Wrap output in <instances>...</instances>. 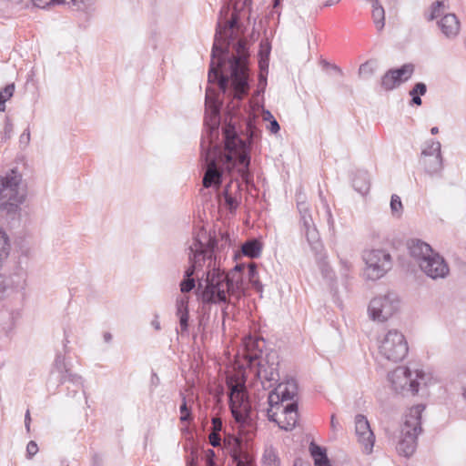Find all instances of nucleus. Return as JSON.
I'll return each mask as SVG.
<instances>
[{"label":"nucleus","mask_w":466,"mask_h":466,"mask_svg":"<svg viewBox=\"0 0 466 466\" xmlns=\"http://www.w3.org/2000/svg\"><path fill=\"white\" fill-rule=\"evenodd\" d=\"M463 397L466 400V387L463 389Z\"/></svg>","instance_id":"0e129e2a"},{"label":"nucleus","mask_w":466,"mask_h":466,"mask_svg":"<svg viewBox=\"0 0 466 466\" xmlns=\"http://www.w3.org/2000/svg\"><path fill=\"white\" fill-rule=\"evenodd\" d=\"M258 354L257 353H254V354H251V353H248L247 358L249 360V362L252 364L254 360H256L258 359Z\"/></svg>","instance_id":"5fc2aeb1"},{"label":"nucleus","mask_w":466,"mask_h":466,"mask_svg":"<svg viewBox=\"0 0 466 466\" xmlns=\"http://www.w3.org/2000/svg\"><path fill=\"white\" fill-rule=\"evenodd\" d=\"M230 1L232 2L233 0H230Z\"/></svg>","instance_id":"69168bd1"},{"label":"nucleus","mask_w":466,"mask_h":466,"mask_svg":"<svg viewBox=\"0 0 466 466\" xmlns=\"http://www.w3.org/2000/svg\"><path fill=\"white\" fill-rule=\"evenodd\" d=\"M248 276L251 285L258 290H262V284L258 280L257 267L254 263H250L248 267Z\"/></svg>","instance_id":"f704fd0d"},{"label":"nucleus","mask_w":466,"mask_h":466,"mask_svg":"<svg viewBox=\"0 0 466 466\" xmlns=\"http://www.w3.org/2000/svg\"><path fill=\"white\" fill-rule=\"evenodd\" d=\"M407 248L410 256L415 260L419 267L424 259H427L428 257L435 252L431 245L419 238L410 239L407 242Z\"/></svg>","instance_id":"6ab92c4d"},{"label":"nucleus","mask_w":466,"mask_h":466,"mask_svg":"<svg viewBox=\"0 0 466 466\" xmlns=\"http://www.w3.org/2000/svg\"><path fill=\"white\" fill-rule=\"evenodd\" d=\"M30 421H31L30 412H29V410H27L25 415V429L27 431H29V430H30Z\"/></svg>","instance_id":"8fccbe9b"},{"label":"nucleus","mask_w":466,"mask_h":466,"mask_svg":"<svg viewBox=\"0 0 466 466\" xmlns=\"http://www.w3.org/2000/svg\"><path fill=\"white\" fill-rule=\"evenodd\" d=\"M217 256L206 265V271L198 279V288L202 289L201 299L204 303H227L232 296L224 271L217 268Z\"/></svg>","instance_id":"7ed1b4c3"},{"label":"nucleus","mask_w":466,"mask_h":466,"mask_svg":"<svg viewBox=\"0 0 466 466\" xmlns=\"http://www.w3.org/2000/svg\"><path fill=\"white\" fill-rule=\"evenodd\" d=\"M37 451V444L34 441H29L26 446V453L28 458H32Z\"/></svg>","instance_id":"37998d69"},{"label":"nucleus","mask_w":466,"mask_h":466,"mask_svg":"<svg viewBox=\"0 0 466 466\" xmlns=\"http://www.w3.org/2000/svg\"><path fill=\"white\" fill-rule=\"evenodd\" d=\"M437 26L443 37L449 41L455 40L461 33V21L453 13H447L437 21Z\"/></svg>","instance_id":"a211bd4d"},{"label":"nucleus","mask_w":466,"mask_h":466,"mask_svg":"<svg viewBox=\"0 0 466 466\" xmlns=\"http://www.w3.org/2000/svg\"><path fill=\"white\" fill-rule=\"evenodd\" d=\"M9 287L10 283L8 278L0 273V300L4 299Z\"/></svg>","instance_id":"a19ab883"},{"label":"nucleus","mask_w":466,"mask_h":466,"mask_svg":"<svg viewBox=\"0 0 466 466\" xmlns=\"http://www.w3.org/2000/svg\"><path fill=\"white\" fill-rule=\"evenodd\" d=\"M251 0H243L242 5H247L250 3Z\"/></svg>","instance_id":"680f3d73"},{"label":"nucleus","mask_w":466,"mask_h":466,"mask_svg":"<svg viewBox=\"0 0 466 466\" xmlns=\"http://www.w3.org/2000/svg\"><path fill=\"white\" fill-rule=\"evenodd\" d=\"M226 276L232 296H240L244 291L243 274L241 272L229 271L226 273Z\"/></svg>","instance_id":"393cba45"},{"label":"nucleus","mask_w":466,"mask_h":466,"mask_svg":"<svg viewBox=\"0 0 466 466\" xmlns=\"http://www.w3.org/2000/svg\"><path fill=\"white\" fill-rule=\"evenodd\" d=\"M30 142V131L26 128L19 137V143L22 147H25L29 145Z\"/></svg>","instance_id":"79ce46f5"},{"label":"nucleus","mask_w":466,"mask_h":466,"mask_svg":"<svg viewBox=\"0 0 466 466\" xmlns=\"http://www.w3.org/2000/svg\"><path fill=\"white\" fill-rule=\"evenodd\" d=\"M244 268H245L244 265L238 264L230 271H237V272H241L242 273Z\"/></svg>","instance_id":"864d4df0"},{"label":"nucleus","mask_w":466,"mask_h":466,"mask_svg":"<svg viewBox=\"0 0 466 466\" xmlns=\"http://www.w3.org/2000/svg\"><path fill=\"white\" fill-rule=\"evenodd\" d=\"M218 242L215 238L208 235L206 231L198 234L189 247L188 259L190 265L185 270L184 277L193 278L195 273L202 268L206 263L216 257Z\"/></svg>","instance_id":"0eeeda50"},{"label":"nucleus","mask_w":466,"mask_h":466,"mask_svg":"<svg viewBox=\"0 0 466 466\" xmlns=\"http://www.w3.org/2000/svg\"><path fill=\"white\" fill-rule=\"evenodd\" d=\"M282 414L284 415V420H279L277 414L276 420L273 421L278 423L281 429L291 431L298 421V404L295 401L287 404L282 410Z\"/></svg>","instance_id":"412c9836"},{"label":"nucleus","mask_w":466,"mask_h":466,"mask_svg":"<svg viewBox=\"0 0 466 466\" xmlns=\"http://www.w3.org/2000/svg\"><path fill=\"white\" fill-rule=\"evenodd\" d=\"M260 83L266 84V78L260 76Z\"/></svg>","instance_id":"e2e57ef3"},{"label":"nucleus","mask_w":466,"mask_h":466,"mask_svg":"<svg viewBox=\"0 0 466 466\" xmlns=\"http://www.w3.org/2000/svg\"><path fill=\"white\" fill-rule=\"evenodd\" d=\"M340 0H327L324 4V6H331L338 4Z\"/></svg>","instance_id":"13d9d810"},{"label":"nucleus","mask_w":466,"mask_h":466,"mask_svg":"<svg viewBox=\"0 0 466 466\" xmlns=\"http://www.w3.org/2000/svg\"><path fill=\"white\" fill-rule=\"evenodd\" d=\"M237 6L230 10L229 5L222 6L217 25L211 61L208 71V82L217 83L223 95L240 101L249 89L248 68L247 65L248 51L246 41L240 39L234 45L236 54L229 56V47L234 40V28L238 25Z\"/></svg>","instance_id":"f03ea898"},{"label":"nucleus","mask_w":466,"mask_h":466,"mask_svg":"<svg viewBox=\"0 0 466 466\" xmlns=\"http://www.w3.org/2000/svg\"><path fill=\"white\" fill-rule=\"evenodd\" d=\"M355 432L358 437V441L363 447L364 452L367 454L370 453L374 446L375 436L364 415L358 414L355 417Z\"/></svg>","instance_id":"dca6fc26"},{"label":"nucleus","mask_w":466,"mask_h":466,"mask_svg":"<svg viewBox=\"0 0 466 466\" xmlns=\"http://www.w3.org/2000/svg\"><path fill=\"white\" fill-rule=\"evenodd\" d=\"M58 373V379L60 382H65L66 380H70L76 384L82 383V378L68 372L66 369V365L65 362V358L61 354L56 355L54 361V368L52 373Z\"/></svg>","instance_id":"4be33fe9"},{"label":"nucleus","mask_w":466,"mask_h":466,"mask_svg":"<svg viewBox=\"0 0 466 466\" xmlns=\"http://www.w3.org/2000/svg\"><path fill=\"white\" fill-rule=\"evenodd\" d=\"M151 325L152 327L156 329V330H159L161 329L160 327V322L159 320L157 319V317H156L152 321H151Z\"/></svg>","instance_id":"3c124183"},{"label":"nucleus","mask_w":466,"mask_h":466,"mask_svg":"<svg viewBox=\"0 0 466 466\" xmlns=\"http://www.w3.org/2000/svg\"><path fill=\"white\" fill-rule=\"evenodd\" d=\"M268 129L273 134H276V133H278L279 131L280 127H279L278 121L275 118H273L272 120L269 121Z\"/></svg>","instance_id":"a18cd8bd"},{"label":"nucleus","mask_w":466,"mask_h":466,"mask_svg":"<svg viewBox=\"0 0 466 466\" xmlns=\"http://www.w3.org/2000/svg\"><path fill=\"white\" fill-rule=\"evenodd\" d=\"M176 315L179 319L180 333L182 335L188 333V298L180 296L176 300Z\"/></svg>","instance_id":"aec40b11"},{"label":"nucleus","mask_w":466,"mask_h":466,"mask_svg":"<svg viewBox=\"0 0 466 466\" xmlns=\"http://www.w3.org/2000/svg\"><path fill=\"white\" fill-rule=\"evenodd\" d=\"M12 132H13V125L10 123H6L5 126V137L9 138L11 137Z\"/></svg>","instance_id":"de8ad7c7"},{"label":"nucleus","mask_w":466,"mask_h":466,"mask_svg":"<svg viewBox=\"0 0 466 466\" xmlns=\"http://www.w3.org/2000/svg\"><path fill=\"white\" fill-rule=\"evenodd\" d=\"M388 380L396 392L415 394L420 384H426V373L420 370L411 372L407 367H398L389 373Z\"/></svg>","instance_id":"6e6552de"},{"label":"nucleus","mask_w":466,"mask_h":466,"mask_svg":"<svg viewBox=\"0 0 466 466\" xmlns=\"http://www.w3.org/2000/svg\"><path fill=\"white\" fill-rule=\"evenodd\" d=\"M309 451L314 460L315 466H331L324 448L311 442Z\"/></svg>","instance_id":"bb28decb"},{"label":"nucleus","mask_w":466,"mask_h":466,"mask_svg":"<svg viewBox=\"0 0 466 466\" xmlns=\"http://www.w3.org/2000/svg\"><path fill=\"white\" fill-rule=\"evenodd\" d=\"M297 395V386L294 381H287L279 383L268 397V408L267 409V416L269 420H276L278 410L280 409L281 403L287 400H292Z\"/></svg>","instance_id":"f8f14e48"},{"label":"nucleus","mask_w":466,"mask_h":466,"mask_svg":"<svg viewBox=\"0 0 466 466\" xmlns=\"http://www.w3.org/2000/svg\"><path fill=\"white\" fill-rule=\"evenodd\" d=\"M229 390V406L237 422L245 423L249 417L251 407L246 390L245 371L238 370L227 377Z\"/></svg>","instance_id":"39448f33"},{"label":"nucleus","mask_w":466,"mask_h":466,"mask_svg":"<svg viewBox=\"0 0 466 466\" xmlns=\"http://www.w3.org/2000/svg\"><path fill=\"white\" fill-rule=\"evenodd\" d=\"M431 133L432 135H436L439 133V128L437 127H433L431 129Z\"/></svg>","instance_id":"052dcab7"},{"label":"nucleus","mask_w":466,"mask_h":466,"mask_svg":"<svg viewBox=\"0 0 466 466\" xmlns=\"http://www.w3.org/2000/svg\"><path fill=\"white\" fill-rule=\"evenodd\" d=\"M15 91V85L9 84L2 90H0V111H5V102L13 96Z\"/></svg>","instance_id":"c9c22d12"},{"label":"nucleus","mask_w":466,"mask_h":466,"mask_svg":"<svg viewBox=\"0 0 466 466\" xmlns=\"http://www.w3.org/2000/svg\"><path fill=\"white\" fill-rule=\"evenodd\" d=\"M425 406L418 404L411 407L405 414L404 422L400 429V440L397 444V451L400 455L410 458L417 448V439L421 432V413Z\"/></svg>","instance_id":"423d86ee"},{"label":"nucleus","mask_w":466,"mask_h":466,"mask_svg":"<svg viewBox=\"0 0 466 466\" xmlns=\"http://www.w3.org/2000/svg\"><path fill=\"white\" fill-rule=\"evenodd\" d=\"M256 374L264 389L272 387L279 380V360L276 352L267 354L258 361Z\"/></svg>","instance_id":"ddd939ff"},{"label":"nucleus","mask_w":466,"mask_h":466,"mask_svg":"<svg viewBox=\"0 0 466 466\" xmlns=\"http://www.w3.org/2000/svg\"><path fill=\"white\" fill-rule=\"evenodd\" d=\"M208 439H209V443L213 446V447H218L220 445V436L218 432L216 431H212L209 436H208Z\"/></svg>","instance_id":"c03bdc74"},{"label":"nucleus","mask_w":466,"mask_h":466,"mask_svg":"<svg viewBox=\"0 0 466 466\" xmlns=\"http://www.w3.org/2000/svg\"><path fill=\"white\" fill-rule=\"evenodd\" d=\"M441 145L439 141L433 139L428 140L424 143L421 151L420 158L433 157L434 155L441 154Z\"/></svg>","instance_id":"2f4dec72"},{"label":"nucleus","mask_w":466,"mask_h":466,"mask_svg":"<svg viewBox=\"0 0 466 466\" xmlns=\"http://www.w3.org/2000/svg\"><path fill=\"white\" fill-rule=\"evenodd\" d=\"M241 249L245 256L254 258L259 257L262 246L258 240L254 238L245 242Z\"/></svg>","instance_id":"c756f323"},{"label":"nucleus","mask_w":466,"mask_h":466,"mask_svg":"<svg viewBox=\"0 0 466 466\" xmlns=\"http://www.w3.org/2000/svg\"><path fill=\"white\" fill-rule=\"evenodd\" d=\"M448 9V6L445 5L444 1H435L433 2L429 9L424 13V17L427 21L431 22L433 20L437 21L444 15L445 11Z\"/></svg>","instance_id":"cd10ccee"},{"label":"nucleus","mask_w":466,"mask_h":466,"mask_svg":"<svg viewBox=\"0 0 466 466\" xmlns=\"http://www.w3.org/2000/svg\"><path fill=\"white\" fill-rule=\"evenodd\" d=\"M303 228L309 244L312 248L317 249L319 246V234L314 222H310L309 227H303Z\"/></svg>","instance_id":"7c9ffc66"},{"label":"nucleus","mask_w":466,"mask_h":466,"mask_svg":"<svg viewBox=\"0 0 466 466\" xmlns=\"http://www.w3.org/2000/svg\"><path fill=\"white\" fill-rule=\"evenodd\" d=\"M297 207L300 214V220L303 227H309L310 222H313L309 203L305 200L299 199Z\"/></svg>","instance_id":"473e14b6"},{"label":"nucleus","mask_w":466,"mask_h":466,"mask_svg":"<svg viewBox=\"0 0 466 466\" xmlns=\"http://www.w3.org/2000/svg\"><path fill=\"white\" fill-rule=\"evenodd\" d=\"M400 308V299L393 291L374 297L369 304V317L377 322H385L392 318Z\"/></svg>","instance_id":"9d476101"},{"label":"nucleus","mask_w":466,"mask_h":466,"mask_svg":"<svg viewBox=\"0 0 466 466\" xmlns=\"http://www.w3.org/2000/svg\"><path fill=\"white\" fill-rule=\"evenodd\" d=\"M371 15L377 30L381 31L385 25V11L381 5H380L379 0H374Z\"/></svg>","instance_id":"c85d7f7f"},{"label":"nucleus","mask_w":466,"mask_h":466,"mask_svg":"<svg viewBox=\"0 0 466 466\" xmlns=\"http://www.w3.org/2000/svg\"><path fill=\"white\" fill-rule=\"evenodd\" d=\"M414 73L412 64H405L400 68L387 71L381 78V86L389 91L396 88L401 83L408 81Z\"/></svg>","instance_id":"2eb2a0df"},{"label":"nucleus","mask_w":466,"mask_h":466,"mask_svg":"<svg viewBox=\"0 0 466 466\" xmlns=\"http://www.w3.org/2000/svg\"><path fill=\"white\" fill-rule=\"evenodd\" d=\"M264 120H272L274 117L269 111H265L263 115Z\"/></svg>","instance_id":"6e6d98bb"},{"label":"nucleus","mask_w":466,"mask_h":466,"mask_svg":"<svg viewBox=\"0 0 466 466\" xmlns=\"http://www.w3.org/2000/svg\"><path fill=\"white\" fill-rule=\"evenodd\" d=\"M214 456V451L212 450H208V453H207V457H208V463L209 466H213L214 462L212 461V459L211 457Z\"/></svg>","instance_id":"603ef678"},{"label":"nucleus","mask_w":466,"mask_h":466,"mask_svg":"<svg viewBox=\"0 0 466 466\" xmlns=\"http://www.w3.org/2000/svg\"><path fill=\"white\" fill-rule=\"evenodd\" d=\"M205 105L207 135L200 143L201 158L206 165L203 186L207 188L210 187L218 188L224 173L231 175L235 169L241 180L249 184L252 181V175L248 170L250 146L260 133L256 127L255 117L249 116L246 122L248 142L238 136L235 126L231 122L227 124L223 128L224 147H222L221 142L218 141L221 102L211 87L206 90Z\"/></svg>","instance_id":"f257e3e1"},{"label":"nucleus","mask_w":466,"mask_h":466,"mask_svg":"<svg viewBox=\"0 0 466 466\" xmlns=\"http://www.w3.org/2000/svg\"><path fill=\"white\" fill-rule=\"evenodd\" d=\"M330 426H331V429L335 431H337L339 428V421L336 420V417L335 415H331V418H330Z\"/></svg>","instance_id":"09e8293b"},{"label":"nucleus","mask_w":466,"mask_h":466,"mask_svg":"<svg viewBox=\"0 0 466 466\" xmlns=\"http://www.w3.org/2000/svg\"><path fill=\"white\" fill-rule=\"evenodd\" d=\"M340 273L342 276L347 277L352 268V263L345 258H339Z\"/></svg>","instance_id":"ea45409f"},{"label":"nucleus","mask_w":466,"mask_h":466,"mask_svg":"<svg viewBox=\"0 0 466 466\" xmlns=\"http://www.w3.org/2000/svg\"><path fill=\"white\" fill-rule=\"evenodd\" d=\"M390 206L391 214L397 218H400L403 211V206L400 198L398 195L393 194L391 196Z\"/></svg>","instance_id":"e433bc0d"},{"label":"nucleus","mask_w":466,"mask_h":466,"mask_svg":"<svg viewBox=\"0 0 466 466\" xmlns=\"http://www.w3.org/2000/svg\"><path fill=\"white\" fill-rule=\"evenodd\" d=\"M103 338H104L105 342L108 343L112 339V335L109 332H106V333H104Z\"/></svg>","instance_id":"bf43d9fd"},{"label":"nucleus","mask_w":466,"mask_h":466,"mask_svg":"<svg viewBox=\"0 0 466 466\" xmlns=\"http://www.w3.org/2000/svg\"><path fill=\"white\" fill-rule=\"evenodd\" d=\"M420 269L432 279H445L450 274V267L445 258L437 251L420 265Z\"/></svg>","instance_id":"4468645a"},{"label":"nucleus","mask_w":466,"mask_h":466,"mask_svg":"<svg viewBox=\"0 0 466 466\" xmlns=\"http://www.w3.org/2000/svg\"><path fill=\"white\" fill-rule=\"evenodd\" d=\"M179 286L182 293L189 292L196 287L195 279L184 277Z\"/></svg>","instance_id":"58836bf2"},{"label":"nucleus","mask_w":466,"mask_h":466,"mask_svg":"<svg viewBox=\"0 0 466 466\" xmlns=\"http://www.w3.org/2000/svg\"><path fill=\"white\" fill-rule=\"evenodd\" d=\"M354 189L361 195H366L370 190V176L365 170H358L352 179Z\"/></svg>","instance_id":"a878e982"},{"label":"nucleus","mask_w":466,"mask_h":466,"mask_svg":"<svg viewBox=\"0 0 466 466\" xmlns=\"http://www.w3.org/2000/svg\"><path fill=\"white\" fill-rule=\"evenodd\" d=\"M424 170L430 176H441L443 170V159L441 154L433 157L420 158Z\"/></svg>","instance_id":"5701e85b"},{"label":"nucleus","mask_w":466,"mask_h":466,"mask_svg":"<svg viewBox=\"0 0 466 466\" xmlns=\"http://www.w3.org/2000/svg\"><path fill=\"white\" fill-rule=\"evenodd\" d=\"M213 431L219 432L222 429V422L218 418L212 419Z\"/></svg>","instance_id":"49530a36"},{"label":"nucleus","mask_w":466,"mask_h":466,"mask_svg":"<svg viewBox=\"0 0 466 466\" xmlns=\"http://www.w3.org/2000/svg\"><path fill=\"white\" fill-rule=\"evenodd\" d=\"M427 86L424 83H416L413 88L410 91V96L412 97L411 103L416 106H420L422 101L420 96L425 95Z\"/></svg>","instance_id":"72a5a7b5"},{"label":"nucleus","mask_w":466,"mask_h":466,"mask_svg":"<svg viewBox=\"0 0 466 466\" xmlns=\"http://www.w3.org/2000/svg\"><path fill=\"white\" fill-rule=\"evenodd\" d=\"M240 190L241 186L238 179H232L218 196L220 205H224L230 212L236 211L241 197Z\"/></svg>","instance_id":"f3484780"},{"label":"nucleus","mask_w":466,"mask_h":466,"mask_svg":"<svg viewBox=\"0 0 466 466\" xmlns=\"http://www.w3.org/2000/svg\"><path fill=\"white\" fill-rule=\"evenodd\" d=\"M182 395V404L180 405L179 410L181 413L180 420L182 422H186L191 420V412L190 410L187 408L186 397Z\"/></svg>","instance_id":"4c0bfd02"},{"label":"nucleus","mask_w":466,"mask_h":466,"mask_svg":"<svg viewBox=\"0 0 466 466\" xmlns=\"http://www.w3.org/2000/svg\"><path fill=\"white\" fill-rule=\"evenodd\" d=\"M299 200H306V196L302 193V192H298L297 195H296V199H297V204L299 203Z\"/></svg>","instance_id":"4d7b16f0"},{"label":"nucleus","mask_w":466,"mask_h":466,"mask_svg":"<svg viewBox=\"0 0 466 466\" xmlns=\"http://www.w3.org/2000/svg\"><path fill=\"white\" fill-rule=\"evenodd\" d=\"M362 258L365 262L364 275L370 280L380 279L392 267L390 254L382 248L365 250Z\"/></svg>","instance_id":"9b49d317"},{"label":"nucleus","mask_w":466,"mask_h":466,"mask_svg":"<svg viewBox=\"0 0 466 466\" xmlns=\"http://www.w3.org/2000/svg\"><path fill=\"white\" fill-rule=\"evenodd\" d=\"M380 355L392 362L402 360L408 353V343L404 335L397 329H390L378 339Z\"/></svg>","instance_id":"1a4fd4ad"},{"label":"nucleus","mask_w":466,"mask_h":466,"mask_svg":"<svg viewBox=\"0 0 466 466\" xmlns=\"http://www.w3.org/2000/svg\"><path fill=\"white\" fill-rule=\"evenodd\" d=\"M234 447L230 452L237 466H252V458L247 453L240 450V440L238 438H232Z\"/></svg>","instance_id":"b1692460"},{"label":"nucleus","mask_w":466,"mask_h":466,"mask_svg":"<svg viewBox=\"0 0 466 466\" xmlns=\"http://www.w3.org/2000/svg\"><path fill=\"white\" fill-rule=\"evenodd\" d=\"M26 197L22 175L11 169L0 176V210L15 213Z\"/></svg>","instance_id":"20e7f679"}]
</instances>
